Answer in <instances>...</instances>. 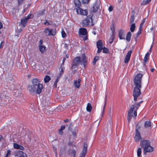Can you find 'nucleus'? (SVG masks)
<instances>
[{
	"label": "nucleus",
	"instance_id": "obj_1",
	"mask_svg": "<svg viewBox=\"0 0 157 157\" xmlns=\"http://www.w3.org/2000/svg\"><path fill=\"white\" fill-rule=\"evenodd\" d=\"M142 74H139L136 75L133 79V84L135 86L133 91L134 101H136L137 98L141 94L140 89L142 87Z\"/></svg>",
	"mask_w": 157,
	"mask_h": 157
},
{
	"label": "nucleus",
	"instance_id": "obj_2",
	"mask_svg": "<svg viewBox=\"0 0 157 157\" xmlns=\"http://www.w3.org/2000/svg\"><path fill=\"white\" fill-rule=\"evenodd\" d=\"M143 101H141L139 102L134 105H132L128 112V116L127 120L128 122H130L132 117L133 116V112L134 111V117L136 118L137 115V111L138 109V108L140 106V104L143 102Z\"/></svg>",
	"mask_w": 157,
	"mask_h": 157
},
{
	"label": "nucleus",
	"instance_id": "obj_3",
	"mask_svg": "<svg viewBox=\"0 0 157 157\" xmlns=\"http://www.w3.org/2000/svg\"><path fill=\"white\" fill-rule=\"evenodd\" d=\"M151 142L148 140L143 139L140 142V146L144 149L143 152L145 155L147 152H151L154 150V147L151 145Z\"/></svg>",
	"mask_w": 157,
	"mask_h": 157
},
{
	"label": "nucleus",
	"instance_id": "obj_4",
	"mask_svg": "<svg viewBox=\"0 0 157 157\" xmlns=\"http://www.w3.org/2000/svg\"><path fill=\"white\" fill-rule=\"evenodd\" d=\"M82 64L85 67L86 64V60L84 54H82L81 59L79 56L76 57L74 58L71 64V68L72 69L76 68L79 64L82 65Z\"/></svg>",
	"mask_w": 157,
	"mask_h": 157
},
{
	"label": "nucleus",
	"instance_id": "obj_5",
	"mask_svg": "<svg viewBox=\"0 0 157 157\" xmlns=\"http://www.w3.org/2000/svg\"><path fill=\"white\" fill-rule=\"evenodd\" d=\"M87 144L86 143H84L83 147L79 157H85L87 151ZM76 151L74 149L70 150L69 155L71 157H75Z\"/></svg>",
	"mask_w": 157,
	"mask_h": 157
},
{
	"label": "nucleus",
	"instance_id": "obj_6",
	"mask_svg": "<svg viewBox=\"0 0 157 157\" xmlns=\"http://www.w3.org/2000/svg\"><path fill=\"white\" fill-rule=\"evenodd\" d=\"M35 89L31 90L29 89L28 90L30 94L32 95H33L36 94H40L42 92L43 89V85L42 84L37 85L35 86Z\"/></svg>",
	"mask_w": 157,
	"mask_h": 157
},
{
	"label": "nucleus",
	"instance_id": "obj_7",
	"mask_svg": "<svg viewBox=\"0 0 157 157\" xmlns=\"http://www.w3.org/2000/svg\"><path fill=\"white\" fill-rule=\"evenodd\" d=\"M92 16L89 15L83 20L82 22V26H91L94 25L93 23Z\"/></svg>",
	"mask_w": 157,
	"mask_h": 157
},
{
	"label": "nucleus",
	"instance_id": "obj_8",
	"mask_svg": "<svg viewBox=\"0 0 157 157\" xmlns=\"http://www.w3.org/2000/svg\"><path fill=\"white\" fill-rule=\"evenodd\" d=\"M32 84L31 85H29L28 87V90L30 89L31 90L35 89V86L37 85L41 84L40 79L38 78H33L32 80Z\"/></svg>",
	"mask_w": 157,
	"mask_h": 157
},
{
	"label": "nucleus",
	"instance_id": "obj_9",
	"mask_svg": "<svg viewBox=\"0 0 157 157\" xmlns=\"http://www.w3.org/2000/svg\"><path fill=\"white\" fill-rule=\"evenodd\" d=\"M138 126L137 125L136 126V132L135 136L134 137V139L135 140L136 142H139L140 140V141L142 140V138L141 137L139 131L138 129L140 128V126H138V127H137Z\"/></svg>",
	"mask_w": 157,
	"mask_h": 157
},
{
	"label": "nucleus",
	"instance_id": "obj_10",
	"mask_svg": "<svg viewBox=\"0 0 157 157\" xmlns=\"http://www.w3.org/2000/svg\"><path fill=\"white\" fill-rule=\"evenodd\" d=\"M78 14L83 16H87L88 11L86 10H83L80 7L76 8L75 9Z\"/></svg>",
	"mask_w": 157,
	"mask_h": 157
},
{
	"label": "nucleus",
	"instance_id": "obj_11",
	"mask_svg": "<svg viewBox=\"0 0 157 157\" xmlns=\"http://www.w3.org/2000/svg\"><path fill=\"white\" fill-rule=\"evenodd\" d=\"M44 33L46 36L52 35L54 36L55 35L56 33L54 30L50 29L48 28H46L44 31Z\"/></svg>",
	"mask_w": 157,
	"mask_h": 157
},
{
	"label": "nucleus",
	"instance_id": "obj_12",
	"mask_svg": "<svg viewBox=\"0 0 157 157\" xmlns=\"http://www.w3.org/2000/svg\"><path fill=\"white\" fill-rule=\"evenodd\" d=\"M79 33L82 35V37L83 38V39H88V37L86 34L87 31L85 28H81L80 29Z\"/></svg>",
	"mask_w": 157,
	"mask_h": 157
},
{
	"label": "nucleus",
	"instance_id": "obj_13",
	"mask_svg": "<svg viewBox=\"0 0 157 157\" xmlns=\"http://www.w3.org/2000/svg\"><path fill=\"white\" fill-rule=\"evenodd\" d=\"M97 45L98 50L97 52L100 53L103 49V43L101 40H99L97 42Z\"/></svg>",
	"mask_w": 157,
	"mask_h": 157
},
{
	"label": "nucleus",
	"instance_id": "obj_14",
	"mask_svg": "<svg viewBox=\"0 0 157 157\" xmlns=\"http://www.w3.org/2000/svg\"><path fill=\"white\" fill-rule=\"evenodd\" d=\"M118 36L120 39H124L125 32L124 30L119 29L118 30Z\"/></svg>",
	"mask_w": 157,
	"mask_h": 157
},
{
	"label": "nucleus",
	"instance_id": "obj_15",
	"mask_svg": "<svg viewBox=\"0 0 157 157\" xmlns=\"http://www.w3.org/2000/svg\"><path fill=\"white\" fill-rule=\"evenodd\" d=\"M32 17L33 16L31 14H29L26 18L21 20V24L22 25L23 27H25L27 23L28 20Z\"/></svg>",
	"mask_w": 157,
	"mask_h": 157
},
{
	"label": "nucleus",
	"instance_id": "obj_16",
	"mask_svg": "<svg viewBox=\"0 0 157 157\" xmlns=\"http://www.w3.org/2000/svg\"><path fill=\"white\" fill-rule=\"evenodd\" d=\"M132 52V50H130L128 51L125 58L124 62L125 63H127L129 61Z\"/></svg>",
	"mask_w": 157,
	"mask_h": 157
},
{
	"label": "nucleus",
	"instance_id": "obj_17",
	"mask_svg": "<svg viewBox=\"0 0 157 157\" xmlns=\"http://www.w3.org/2000/svg\"><path fill=\"white\" fill-rule=\"evenodd\" d=\"M100 5V3L97 1L95 2L93 6V11L94 12H96L99 8Z\"/></svg>",
	"mask_w": 157,
	"mask_h": 157
},
{
	"label": "nucleus",
	"instance_id": "obj_18",
	"mask_svg": "<svg viewBox=\"0 0 157 157\" xmlns=\"http://www.w3.org/2000/svg\"><path fill=\"white\" fill-rule=\"evenodd\" d=\"M111 31L112 34L111 37V39H114L115 38V36L116 30L113 25H112L111 26Z\"/></svg>",
	"mask_w": 157,
	"mask_h": 157
},
{
	"label": "nucleus",
	"instance_id": "obj_19",
	"mask_svg": "<svg viewBox=\"0 0 157 157\" xmlns=\"http://www.w3.org/2000/svg\"><path fill=\"white\" fill-rule=\"evenodd\" d=\"M13 147L14 148L19 149L22 150H23L25 149L23 146L19 145L17 143L13 144Z\"/></svg>",
	"mask_w": 157,
	"mask_h": 157
},
{
	"label": "nucleus",
	"instance_id": "obj_20",
	"mask_svg": "<svg viewBox=\"0 0 157 157\" xmlns=\"http://www.w3.org/2000/svg\"><path fill=\"white\" fill-rule=\"evenodd\" d=\"M151 126V124L150 121H147L144 122V127L145 128H147Z\"/></svg>",
	"mask_w": 157,
	"mask_h": 157
},
{
	"label": "nucleus",
	"instance_id": "obj_21",
	"mask_svg": "<svg viewBox=\"0 0 157 157\" xmlns=\"http://www.w3.org/2000/svg\"><path fill=\"white\" fill-rule=\"evenodd\" d=\"M149 53L147 52L145 55V56L144 58V60L145 62L144 65H145L146 63L148 61L149 59Z\"/></svg>",
	"mask_w": 157,
	"mask_h": 157
},
{
	"label": "nucleus",
	"instance_id": "obj_22",
	"mask_svg": "<svg viewBox=\"0 0 157 157\" xmlns=\"http://www.w3.org/2000/svg\"><path fill=\"white\" fill-rule=\"evenodd\" d=\"M46 47L45 46H43L42 45H39V48L40 51L41 52V53H43L45 50Z\"/></svg>",
	"mask_w": 157,
	"mask_h": 157
},
{
	"label": "nucleus",
	"instance_id": "obj_23",
	"mask_svg": "<svg viewBox=\"0 0 157 157\" xmlns=\"http://www.w3.org/2000/svg\"><path fill=\"white\" fill-rule=\"evenodd\" d=\"M136 28V25L135 23H132L130 26V30L132 32L134 31Z\"/></svg>",
	"mask_w": 157,
	"mask_h": 157
},
{
	"label": "nucleus",
	"instance_id": "obj_24",
	"mask_svg": "<svg viewBox=\"0 0 157 157\" xmlns=\"http://www.w3.org/2000/svg\"><path fill=\"white\" fill-rule=\"evenodd\" d=\"M51 79L50 77L48 75H46L44 78V82L45 83L48 82Z\"/></svg>",
	"mask_w": 157,
	"mask_h": 157
},
{
	"label": "nucleus",
	"instance_id": "obj_25",
	"mask_svg": "<svg viewBox=\"0 0 157 157\" xmlns=\"http://www.w3.org/2000/svg\"><path fill=\"white\" fill-rule=\"evenodd\" d=\"M75 4L76 8L79 7L81 5V2L79 0H75Z\"/></svg>",
	"mask_w": 157,
	"mask_h": 157
},
{
	"label": "nucleus",
	"instance_id": "obj_26",
	"mask_svg": "<svg viewBox=\"0 0 157 157\" xmlns=\"http://www.w3.org/2000/svg\"><path fill=\"white\" fill-rule=\"evenodd\" d=\"M92 109V107L91 104L90 103H88L86 107V110H87L89 112H90Z\"/></svg>",
	"mask_w": 157,
	"mask_h": 157
},
{
	"label": "nucleus",
	"instance_id": "obj_27",
	"mask_svg": "<svg viewBox=\"0 0 157 157\" xmlns=\"http://www.w3.org/2000/svg\"><path fill=\"white\" fill-rule=\"evenodd\" d=\"M18 153L21 155L19 157H27L26 153H24L21 151H19Z\"/></svg>",
	"mask_w": 157,
	"mask_h": 157
},
{
	"label": "nucleus",
	"instance_id": "obj_28",
	"mask_svg": "<svg viewBox=\"0 0 157 157\" xmlns=\"http://www.w3.org/2000/svg\"><path fill=\"white\" fill-rule=\"evenodd\" d=\"M146 19V18H145L143 20H142L139 27V28H140V29H142V28L144 24Z\"/></svg>",
	"mask_w": 157,
	"mask_h": 157
},
{
	"label": "nucleus",
	"instance_id": "obj_29",
	"mask_svg": "<svg viewBox=\"0 0 157 157\" xmlns=\"http://www.w3.org/2000/svg\"><path fill=\"white\" fill-rule=\"evenodd\" d=\"M142 152L141 148H139L137 151V155L138 157H140Z\"/></svg>",
	"mask_w": 157,
	"mask_h": 157
},
{
	"label": "nucleus",
	"instance_id": "obj_30",
	"mask_svg": "<svg viewBox=\"0 0 157 157\" xmlns=\"http://www.w3.org/2000/svg\"><path fill=\"white\" fill-rule=\"evenodd\" d=\"M151 0H144L143 2L141 4V5H144L149 3L151 1Z\"/></svg>",
	"mask_w": 157,
	"mask_h": 157
},
{
	"label": "nucleus",
	"instance_id": "obj_31",
	"mask_svg": "<svg viewBox=\"0 0 157 157\" xmlns=\"http://www.w3.org/2000/svg\"><path fill=\"white\" fill-rule=\"evenodd\" d=\"M107 96L106 95V96L105 97V103L104 105L103 106V111H102V116H103V114L104 113L105 110V106H106V100H107Z\"/></svg>",
	"mask_w": 157,
	"mask_h": 157
},
{
	"label": "nucleus",
	"instance_id": "obj_32",
	"mask_svg": "<svg viewBox=\"0 0 157 157\" xmlns=\"http://www.w3.org/2000/svg\"><path fill=\"white\" fill-rule=\"evenodd\" d=\"M74 85L75 87H76L77 88H78L80 86V83H79V85H78L77 81L75 80L74 82Z\"/></svg>",
	"mask_w": 157,
	"mask_h": 157
},
{
	"label": "nucleus",
	"instance_id": "obj_33",
	"mask_svg": "<svg viewBox=\"0 0 157 157\" xmlns=\"http://www.w3.org/2000/svg\"><path fill=\"white\" fill-rule=\"evenodd\" d=\"M132 36V33L130 32H129L127 34L126 39H130Z\"/></svg>",
	"mask_w": 157,
	"mask_h": 157
},
{
	"label": "nucleus",
	"instance_id": "obj_34",
	"mask_svg": "<svg viewBox=\"0 0 157 157\" xmlns=\"http://www.w3.org/2000/svg\"><path fill=\"white\" fill-rule=\"evenodd\" d=\"M103 52L105 53H108L109 52V49L105 47L103 48Z\"/></svg>",
	"mask_w": 157,
	"mask_h": 157
},
{
	"label": "nucleus",
	"instance_id": "obj_35",
	"mask_svg": "<svg viewBox=\"0 0 157 157\" xmlns=\"http://www.w3.org/2000/svg\"><path fill=\"white\" fill-rule=\"evenodd\" d=\"M142 30V29H139L138 32L136 34V37H137L141 34Z\"/></svg>",
	"mask_w": 157,
	"mask_h": 157
},
{
	"label": "nucleus",
	"instance_id": "obj_36",
	"mask_svg": "<svg viewBox=\"0 0 157 157\" xmlns=\"http://www.w3.org/2000/svg\"><path fill=\"white\" fill-rule=\"evenodd\" d=\"M60 78V77L59 76H58L57 79H56L55 83L54 84V86L56 88L57 87V84L58 81V79Z\"/></svg>",
	"mask_w": 157,
	"mask_h": 157
},
{
	"label": "nucleus",
	"instance_id": "obj_37",
	"mask_svg": "<svg viewBox=\"0 0 157 157\" xmlns=\"http://www.w3.org/2000/svg\"><path fill=\"white\" fill-rule=\"evenodd\" d=\"M64 73V69L63 68H61L60 70V73L59 74V77H60L61 76H62V75H63V73Z\"/></svg>",
	"mask_w": 157,
	"mask_h": 157
},
{
	"label": "nucleus",
	"instance_id": "obj_38",
	"mask_svg": "<svg viewBox=\"0 0 157 157\" xmlns=\"http://www.w3.org/2000/svg\"><path fill=\"white\" fill-rule=\"evenodd\" d=\"M62 36L63 38H64L66 36V34L64 30H62L61 31Z\"/></svg>",
	"mask_w": 157,
	"mask_h": 157
},
{
	"label": "nucleus",
	"instance_id": "obj_39",
	"mask_svg": "<svg viewBox=\"0 0 157 157\" xmlns=\"http://www.w3.org/2000/svg\"><path fill=\"white\" fill-rule=\"evenodd\" d=\"M112 109L111 108H110L109 109V110L108 112V116H109L110 118H111L112 117Z\"/></svg>",
	"mask_w": 157,
	"mask_h": 157
},
{
	"label": "nucleus",
	"instance_id": "obj_40",
	"mask_svg": "<svg viewBox=\"0 0 157 157\" xmlns=\"http://www.w3.org/2000/svg\"><path fill=\"white\" fill-rule=\"evenodd\" d=\"M11 155V151H10L8 149L7 150V153L6 154V155L5 157H8V156L10 155Z\"/></svg>",
	"mask_w": 157,
	"mask_h": 157
},
{
	"label": "nucleus",
	"instance_id": "obj_41",
	"mask_svg": "<svg viewBox=\"0 0 157 157\" xmlns=\"http://www.w3.org/2000/svg\"><path fill=\"white\" fill-rule=\"evenodd\" d=\"M134 20V17L133 16H132L131 17V18L130 19V23H133Z\"/></svg>",
	"mask_w": 157,
	"mask_h": 157
},
{
	"label": "nucleus",
	"instance_id": "obj_42",
	"mask_svg": "<svg viewBox=\"0 0 157 157\" xmlns=\"http://www.w3.org/2000/svg\"><path fill=\"white\" fill-rule=\"evenodd\" d=\"M72 134L73 135V136L74 138H75L77 135V132L76 131H73L72 132Z\"/></svg>",
	"mask_w": 157,
	"mask_h": 157
},
{
	"label": "nucleus",
	"instance_id": "obj_43",
	"mask_svg": "<svg viewBox=\"0 0 157 157\" xmlns=\"http://www.w3.org/2000/svg\"><path fill=\"white\" fill-rule=\"evenodd\" d=\"M82 2L84 4L88 3L89 2V0H82Z\"/></svg>",
	"mask_w": 157,
	"mask_h": 157
},
{
	"label": "nucleus",
	"instance_id": "obj_44",
	"mask_svg": "<svg viewBox=\"0 0 157 157\" xmlns=\"http://www.w3.org/2000/svg\"><path fill=\"white\" fill-rule=\"evenodd\" d=\"M99 59V57L98 56H96L94 58V60L97 62Z\"/></svg>",
	"mask_w": 157,
	"mask_h": 157
},
{
	"label": "nucleus",
	"instance_id": "obj_45",
	"mask_svg": "<svg viewBox=\"0 0 157 157\" xmlns=\"http://www.w3.org/2000/svg\"><path fill=\"white\" fill-rule=\"evenodd\" d=\"M59 133L60 135H62L63 134V131L60 129L59 130Z\"/></svg>",
	"mask_w": 157,
	"mask_h": 157
},
{
	"label": "nucleus",
	"instance_id": "obj_46",
	"mask_svg": "<svg viewBox=\"0 0 157 157\" xmlns=\"http://www.w3.org/2000/svg\"><path fill=\"white\" fill-rule=\"evenodd\" d=\"M113 10V8L112 6H110L109 8V12H111Z\"/></svg>",
	"mask_w": 157,
	"mask_h": 157
},
{
	"label": "nucleus",
	"instance_id": "obj_47",
	"mask_svg": "<svg viewBox=\"0 0 157 157\" xmlns=\"http://www.w3.org/2000/svg\"><path fill=\"white\" fill-rule=\"evenodd\" d=\"M4 44V41H2L0 44V48H2L3 47V44Z\"/></svg>",
	"mask_w": 157,
	"mask_h": 157
},
{
	"label": "nucleus",
	"instance_id": "obj_48",
	"mask_svg": "<svg viewBox=\"0 0 157 157\" xmlns=\"http://www.w3.org/2000/svg\"><path fill=\"white\" fill-rule=\"evenodd\" d=\"M65 128V127L64 125L62 126L61 127V128L60 129H61V130H62L63 131V130Z\"/></svg>",
	"mask_w": 157,
	"mask_h": 157
},
{
	"label": "nucleus",
	"instance_id": "obj_49",
	"mask_svg": "<svg viewBox=\"0 0 157 157\" xmlns=\"http://www.w3.org/2000/svg\"><path fill=\"white\" fill-rule=\"evenodd\" d=\"M3 94L1 93H0V100L2 99V98L3 97Z\"/></svg>",
	"mask_w": 157,
	"mask_h": 157
},
{
	"label": "nucleus",
	"instance_id": "obj_50",
	"mask_svg": "<svg viewBox=\"0 0 157 157\" xmlns=\"http://www.w3.org/2000/svg\"><path fill=\"white\" fill-rule=\"evenodd\" d=\"M112 124V121L111 119H110L109 121V125H110Z\"/></svg>",
	"mask_w": 157,
	"mask_h": 157
},
{
	"label": "nucleus",
	"instance_id": "obj_51",
	"mask_svg": "<svg viewBox=\"0 0 157 157\" xmlns=\"http://www.w3.org/2000/svg\"><path fill=\"white\" fill-rule=\"evenodd\" d=\"M39 43H40L39 45H42V44H43L42 40H40V41H39Z\"/></svg>",
	"mask_w": 157,
	"mask_h": 157
},
{
	"label": "nucleus",
	"instance_id": "obj_52",
	"mask_svg": "<svg viewBox=\"0 0 157 157\" xmlns=\"http://www.w3.org/2000/svg\"><path fill=\"white\" fill-rule=\"evenodd\" d=\"M66 59V58L64 57L63 59V63L62 64L63 65L64 63L65 62V60Z\"/></svg>",
	"mask_w": 157,
	"mask_h": 157
},
{
	"label": "nucleus",
	"instance_id": "obj_53",
	"mask_svg": "<svg viewBox=\"0 0 157 157\" xmlns=\"http://www.w3.org/2000/svg\"><path fill=\"white\" fill-rule=\"evenodd\" d=\"M77 81L78 84L79 85V83H80V82H81V79H78Z\"/></svg>",
	"mask_w": 157,
	"mask_h": 157
},
{
	"label": "nucleus",
	"instance_id": "obj_54",
	"mask_svg": "<svg viewBox=\"0 0 157 157\" xmlns=\"http://www.w3.org/2000/svg\"><path fill=\"white\" fill-rule=\"evenodd\" d=\"M64 45L65 48L67 49V48L68 46L67 45V44L66 43H65Z\"/></svg>",
	"mask_w": 157,
	"mask_h": 157
},
{
	"label": "nucleus",
	"instance_id": "obj_55",
	"mask_svg": "<svg viewBox=\"0 0 157 157\" xmlns=\"http://www.w3.org/2000/svg\"><path fill=\"white\" fill-rule=\"evenodd\" d=\"M151 63L153 64L154 65H155L154 60H153L151 62Z\"/></svg>",
	"mask_w": 157,
	"mask_h": 157
},
{
	"label": "nucleus",
	"instance_id": "obj_56",
	"mask_svg": "<svg viewBox=\"0 0 157 157\" xmlns=\"http://www.w3.org/2000/svg\"><path fill=\"white\" fill-rule=\"evenodd\" d=\"M69 121V120L68 119H66L65 120H64V122L65 123L67 122H68Z\"/></svg>",
	"mask_w": 157,
	"mask_h": 157
},
{
	"label": "nucleus",
	"instance_id": "obj_57",
	"mask_svg": "<svg viewBox=\"0 0 157 157\" xmlns=\"http://www.w3.org/2000/svg\"><path fill=\"white\" fill-rule=\"evenodd\" d=\"M2 23L0 22V29L2 28Z\"/></svg>",
	"mask_w": 157,
	"mask_h": 157
},
{
	"label": "nucleus",
	"instance_id": "obj_58",
	"mask_svg": "<svg viewBox=\"0 0 157 157\" xmlns=\"http://www.w3.org/2000/svg\"><path fill=\"white\" fill-rule=\"evenodd\" d=\"M96 61L94 60V61L93 62V64L94 65H95L96 63Z\"/></svg>",
	"mask_w": 157,
	"mask_h": 157
},
{
	"label": "nucleus",
	"instance_id": "obj_59",
	"mask_svg": "<svg viewBox=\"0 0 157 157\" xmlns=\"http://www.w3.org/2000/svg\"><path fill=\"white\" fill-rule=\"evenodd\" d=\"M92 33L94 35H95L96 34V32L94 31H93L92 32Z\"/></svg>",
	"mask_w": 157,
	"mask_h": 157
},
{
	"label": "nucleus",
	"instance_id": "obj_60",
	"mask_svg": "<svg viewBox=\"0 0 157 157\" xmlns=\"http://www.w3.org/2000/svg\"><path fill=\"white\" fill-rule=\"evenodd\" d=\"M151 71L152 72H153L154 70V69L153 68H151Z\"/></svg>",
	"mask_w": 157,
	"mask_h": 157
},
{
	"label": "nucleus",
	"instance_id": "obj_61",
	"mask_svg": "<svg viewBox=\"0 0 157 157\" xmlns=\"http://www.w3.org/2000/svg\"><path fill=\"white\" fill-rule=\"evenodd\" d=\"M113 40H109V42L111 44L113 42Z\"/></svg>",
	"mask_w": 157,
	"mask_h": 157
},
{
	"label": "nucleus",
	"instance_id": "obj_62",
	"mask_svg": "<svg viewBox=\"0 0 157 157\" xmlns=\"http://www.w3.org/2000/svg\"><path fill=\"white\" fill-rule=\"evenodd\" d=\"M151 51H152V48H150V50H149V53L150 52H151Z\"/></svg>",
	"mask_w": 157,
	"mask_h": 157
},
{
	"label": "nucleus",
	"instance_id": "obj_63",
	"mask_svg": "<svg viewBox=\"0 0 157 157\" xmlns=\"http://www.w3.org/2000/svg\"><path fill=\"white\" fill-rule=\"evenodd\" d=\"M150 30L151 31H152L153 30V27H152L151 28H150Z\"/></svg>",
	"mask_w": 157,
	"mask_h": 157
},
{
	"label": "nucleus",
	"instance_id": "obj_64",
	"mask_svg": "<svg viewBox=\"0 0 157 157\" xmlns=\"http://www.w3.org/2000/svg\"><path fill=\"white\" fill-rule=\"evenodd\" d=\"M122 0H118V2L120 3L122 1Z\"/></svg>",
	"mask_w": 157,
	"mask_h": 157
}]
</instances>
